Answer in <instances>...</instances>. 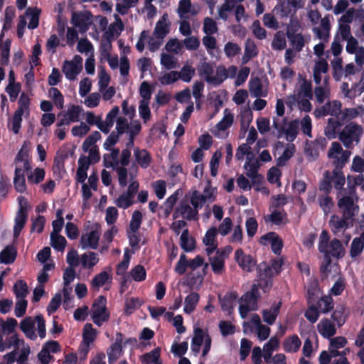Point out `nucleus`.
<instances>
[{
  "label": "nucleus",
  "instance_id": "f257e3e1",
  "mask_svg": "<svg viewBox=\"0 0 364 364\" xmlns=\"http://www.w3.org/2000/svg\"><path fill=\"white\" fill-rule=\"evenodd\" d=\"M20 329L26 338L35 341L38 336L43 339L46 336V322L42 316H27L20 322Z\"/></svg>",
  "mask_w": 364,
  "mask_h": 364
},
{
  "label": "nucleus",
  "instance_id": "f03ea898",
  "mask_svg": "<svg viewBox=\"0 0 364 364\" xmlns=\"http://www.w3.org/2000/svg\"><path fill=\"white\" fill-rule=\"evenodd\" d=\"M341 168H335L333 171H326L323 173V178L320 183L319 189L326 194H328L332 187L337 191V197H340L346 192L344 188L346 178Z\"/></svg>",
  "mask_w": 364,
  "mask_h": 364
},
{
  "label": "nucleus",
  "instance_id": "7ed1b4c3",
  "mask_svg": "<svg viewBox=\"0 0 364 364\" xmlns=\"http://www.w3.org/2000/svg\"><path fill=\"white\" fill-rule=\"evenodd\" d=\"M138 174V168L136 166H133L129 169L127 191L121 194L117 198L114 200V204L123 209H127L134 203V198L135 194L139 190V184L136 180Z\"/></svg>",
  "mask_w": 364,
  "mask_h": 364
},
{
  "label": "nucleus",
  "instance_id": "20e7f679",
  "mask_svg": "<svg viewBox=\"0 0 364 364\" xmlns=\"http://www.w3.org/2000/svg\"><path fill=\"white\" fill-rule=\"evenodd\" d=\"M10 348L20 351L18 357V364H23L28 360L31 352L30 347L24 340L19 338L17 334H13L4 340L3 336L0 335V351L3 352Z\"/></svg>",
  "mask_w": 364,
  "mask_h": 364
},
{
  "label": "nucleus",
  "instance_id": "39448f33",
  "mask_svg": "<svg viewBox=\"0 0 364 364\" xmlns=\"http://www.w3.org/2000/svg\"><path fill=\"white\" fill-rule=\"evenodd\" d=\"M354 219L344 215H333L329 220V227L331 232L337 237H341L348 244L351 235L347 230L353 226Z\"/></svg>",
  "mask_w": 364,
  "mask_h": 364
},
{
  "label": "nucleus",
  "instance_id": "423d86ee",
  "mask_svg": "<svg viewBox=\"0 0 364 364\" xmlns=\"http://www.w3.org/2000/svg\"><path fill=\"white\" fill-rule=\"evenodd\" d=\"M272 127V134L277 138L284 136L288 141H293L299 132V121L294 120L287 124L284 118H274Z\"/></svg>",
  "mask_w": 364,
  "mask_h": 364
},
{
  "label": "nucleus",
  "instance_id": "0eeeda50",
  "mask_svg": "<svg viewBox=\"0 0 364 364\" xmlns=\"http://www.w3.org/2000/svg\"><path fill=\"white\" fill-rule=\"evenodd\" d=\"M363 134L362 126L350 122L338 134V139L347 149H353L360 143Z\"/></svg>",
  "mask_w": 364,
  "mask_h": 364
},
{
  "label": "nucleus",
  "instance_id": "6e6552de",
  "mask_svg": "<svg viewBox=\"0 0 364 364\" xmlns=\"http://www.w3.org/2000/svg\"><path fill=\"white\" fill-rule=\"evenodd\" d=\"M110 152L103 156L104 166L106 168H112L117 171L118 181L121 187L128 184L129 172L127 168L120 167L119 162V150L118 149H109Z\"/></svg>",
  "mask_w": 364,
  "mask_h": 364
},
{
  "label": "nucleus",
  "instance_id": "1a4fd4ad",
  "mask_svg": "<svg viewBox=\"0 0 364 364\" xmlns=\"http://www.w3.org/2000/svg\"><path fill=\"white\" fill-rule=\"evenodd\" d=\"M328 235L326 231H322L319 237L318 250L323 253L326 257L331 256L341 257L343 256L344 248L338 239H333L328 244Z\"/></svg>",
  "mask_w": 364,
  "mask_h": 364
},
{
  "label": "nucleus",
  "instance_id": "9d476101",
  "mask_svg": "<svg viewBox=\"0 0 364 364\" xmlns=\"http://www.w3.org/2000/svg\"><path fill=\"white\" fill-rule=\"evenodd\" d=\"M303 97H312V87L311 82L308 81L302 75L299 74L294 93L287 97L286 103L289 106H291L296 100Z\"/></svg>",
  "mask_w": 364,
  "mask_h": 364
},
{
  "label": "nucleus",
  "instance_id": "9b49d317",
  "mask_svg": "<svg viewBox=\"0 0 364 364\" xmlns=\"http://www.w3.org/2000/svg\"><path fill=\"white\" fill-rule=\"evenodd\" d=\"M202 346V355L205 357L210 350L211 338L205 331L200 328H196L191 342V350L196 355L200 351Z\"/></svg>",
  "mask_w": 364,
  "mask_h": 364
},
{
  "label": "nucleus",
  "instance_id": "f8f14e48",
  "mask_svg": "<svg viewBox=\"0 0 364 364\" xmlns=\"http://www.w3.org/2000/svg\"><path fill=\"white\" fill-rule=\"evenodd\" d=\"M351 152L348 150H343L342 146L337 141L331 144L328 151V157L335 168H342L348 162Z\"/></svg>",
  "mask_w": 364,
  "mask_h": 364
},
{
  "label": "nucleus",
  "instance_id": "ddd939ff",
  "mask_svg": "<svg viewBox=\"0 0 364 364\" xmlns=\"http://www.w3.org/2000/svg\"><path fill=\"white\" fill-rule=\"evenodd\" d=\"M243 331L245 333L255 331L259 341L266 340L270 334L269 327L262 323L257 314H253L250 321L243 323Z\"/></svg>",
  "mask_w": 364,
  "mask_h": 364
},
{
  "label": "nucleus",
  "instance_id": "4468645a",
  "mask_svg": "<svg viewBox=\"0 0 364 364\" xmlns=\"http://www.w3.org/2000/svg\"><path fill=\"white\" fill-rule=\"evenodd\" d=\"M257 287L253 285L251 291L245 294L240 299L239 313L242 318H245L252 311L257 309Z\"/></svg>",
  "mask_w": 364,
  "mask_h": 364
},
{
  "label": "nucleus",
  "instance_id": "2eb2a0df",
  "mask_svg": "<svg viewBox=\"0 0 364 364\" xmlns=\"http://www.w3.org/2000/svg\"><path fill=\"white\" fill-rule=\"evenodd\" d=\"M283 265L282 259H277L272 261L271 265L264 269L259 274V286L266 291L272 285V277L278 274Z\"/></svg>",
  "mask_w": 364,
  "mask_h": 364
},
{
  "label": "nucleus",
  "instance_id": "dca6fc26",
  "mask_svg": "<svg viewBox=\"0 0 364 364\" xmlns=\"http://www.w3.org/2000/svg\"><path fill=\"white\" fill-rule=\"evenodd\" d=\"M353 191V188H350L348 195H347V192H346L340 197H337V198L338 206L342 212V215L355 219V215L358 213L359 207L351 196Z\"/></svg>",
  "mask_w": 364,
  "mask_h": 364
},
{
  "label": "nucleus",
  "instance_id": "f3484780",
  "mask_svg": "<svg viewBox=\"0 0 364 364\" xmlns=\"http://www.w3.org/2000/svg\"><path fill=\"white\" fill-rule=\"evenodd\" d=\"M163 42L164 39L161 37L154 35V33L152 36H149L148 31H143L136 44V48L137 50L142 52L144 50L145 44L147 43L149 50L155 52L159 49Z\"/></svg>",
  "mask_w": 364,
  "mask_h": 364
},
{
  "label": "nucleus",
  "instance_id": "a211bd4d",
  "mask_svg": "<svg viewBox=\"0 0 364 364\" xmlns=\"http://www.w3.org/2000/svg\"><path fill=\"white\" fill-rule=\"evenodd\" d=\"M107 299L103 296H100L94 302L92 308V318L93 322L100 326L107 321L109 314L106 309Z\"/></svg>",
  "mask_w": 364,
  "mask_h": 364
},
{
  "label": "nucleus",
  "instance_id": "6ab92c4d",
  "mask_svg": "<svg viewBox=\"0 0 364 364\" xmlns=\"http://www.w3.org/2000/svg\"><path fill=\"white\" fill-rule=\"evenodd\" d=\"M100 230L99 227L95 225L83 232L80 237V245L82 249L96 250L98 246L100 237Z\"/></svg>",
  "mask_w": 364,
  "mask_h": 364
},
{
  "label": "nucleus",
  "instance_id": "aec40b11",
  "mask_svg": "<svg viewBox=\"0 0 364 364\" xmlns=\"http://www.w3.org/2000/svg\"><path fill=\"white\" fill-rule=\"evenodd\" d=\"M82 68V58L78 55L71 60H65L62 68L63 73L69 80H75Z\"/></svg>",
  "mask_w": 364,
  "mask_h": 364
},
{
  "label": "nucleus",
  "instance_id": "412c9836",
  "mask_svg": "<svg viewBox=\"0 0 364 364\" xmlns=\"http://www.w3.org/2000/svg\"><path fill=\"white\" fill-rule=\"evenodd\" d=\"M83 109L79 105H70L66 111L62 114V117L57 126L69 125L71 123L78 122L82 119Z\"/></svg>",
  "mask_w": 364,
  "mask_h": 364
},
{
  "label": "nucleus",
  "instance_id": "4be33fe9",
  "mask_svg": "<svg viewBox=\"0 0 364 364\" xmlns=\"http://www.w3.org/2000/svg\"><path fill=\"white\" fill-rule=\"evenodd\" d=\"M234 121V115L228 109L223 112V117L213 129V134L218 138H225L228 135V129L232 126Z\"/></svg>",
  "mask_w": 364,
  "mask_h": 364
},
{
  "label": "nucleus",
  "instance_id": "5701e85b",
  "mask_svg": "<svg viewBox=\"0 0 364 364\" xmlns=\"http://www.w3.org/2000/svg\"><path fill=\"white\" fill-rule=\"evenodd\" d=\"M71 23L81 33H85L93 23V16L88 11L74 12L72 15Z\"/></svg>",
  "mask_w": 364,
  "mask_h": 364
},
{
  "label": "nucleus",
  "instance_id": "b1692460",
  "mask_svg": "<svg viewBox=\"0 0 364 364\" xmlns=\"http://www.w3.org/2000/svg\"><path fill=\"white\" fill-rule=\"evenodd\" d=\"M342 104L340 101L333 100L328 102L321 107L314 110V115L318 118L323 116L331 115L338 117L341 115Z\"/></svg>",
  "mask_w": 364,
  "mask_h": 364
},
{
  "label": "nucleus",
  "instance_id": "393cba45",
  "mask_svg": "<svg viewBox=\"0 0 364 364\" xmlns=\"http://www.w3.org/2000/svg\"><path fill=\"white\" fill-rule=\"evenodd\" d=\"M15 173H18V171H20V174H24L26 171H28L31 168L28 159V149L26 142L23 144L17 154L15 159Z\"/></svg>",
  "mask_w": 364,
  "mask_h": 364
},
{
  "label": "nucleus",
  "instance_id": "a878e982",
  "mask_svg": "<svg viewBox=\"0 0 364 364\" xmlns=\"http://www.w3.org/2000/svg\"><path fill=\"white\" fill-rule=\"evenodd\" d=\"M198 215L197 211L187 201H181L174 210L173 218L195 220L198 218Z\"/></svg>",
  "mask_w": 364,
  "mask_h": 364
},
{
  "label": "nucleus",
  "instance_id": "bb28decb",
  "mask_svg": "<svg viewBox=\"0 0 364 364\" xmlns=\"http://www.w3.org/2000/svg\"><path fill=\"white\" fill-rule=\"evenodd\" d=\"M328 70V64L326 58H321L315 60L314 67V80L316 85H320L324 81L325 77H328L326 74Z\"/></svg>",
  "mask_w": 364,
  "mask_h": 364
},
{
  "label": "nucleus",
  "instance_id": "cd10ccee",
  "mask_svg": "<svg viewBox=\"0 0 364 364\" xmlns=\"http://www.w3.org/2000/svg\"><path fill=\"white\" fill-rule=\"evenodd\" d=\"M218 234L217 228L211 227L207 230L203 239V242L206 247L205 252L208 256L211 255L218 248L216 240Z\"/></svg>",
  "mask_w": 364,
  "mask_h": 364
},
{
  "label": "nucleus",
  "instance_id": "c85d7f7f",
  "mask_svg": "<svg viewBox=\"0 0 364 364\" xmlns=\"http://www.w3.org/2000/svg\"><path fill=\"white\" fill-rule=\"evenodd\" d=\"M134 158L136 164H133L138 168L139 166L141 168L146 169L147 168L152 161L151 156L147 150L144 149H139V147L134 148Z\"/></svg>",
  "mask_w": 364,
  "mask_h": 364
},
{
  "label": "nucleus",
  "instance_id": "c756f323",
  "mask_svg": "<svg viewBox=\"0 0 364 364\" xmlns=\"http://www.w3.org/2000/svg\"><path fill=\"white\" fill-rule=\"evenodd\" d=\"M313 32L319 40L326 42L330 36L331 23L328 17L325 16L318 26L313 28Z\"/></svg>",
  "mask_w": 364,
  "mask_h": 364
},
{
  "label": "nucleus",
  "instance_id": "7c9ffc66",
  "mask_svg": "<svg viewBox=\"0 0 364 364\" xmlns=\"http://www.w3.org/2000/svg\"><path fill=\"white\" fill-rule=\"evenodd\" d=\"M235 259L238 265L245 272H251L255 267V262L250 255H245L242 249L235 252Z\"/></svg>",
  "mask_w": 364,
  "mask_h": 364
},
{
  "label": "nucleus",
  "instance_id": "2f4dec72",
  "mask_svg": "<svg viewBox=\"0 0 364 364\" xmlns=\"http://www.w3.org/2000/svg\"><path fill=\"white\" fill-rule=\"evenodd\" d=\"M146 278V271L144 267L141 264H137L132 268V269L124 275V277L122 278V284H126L132 280L136 282H141L144 281Z\"/></svg>",
  "mask_w": 364,
  "mask_h": 364
},
{
  "label": "nucleus",
  "instance_id": "473e14b6",
  "mask_svg": "<svg viewBox=\"0 0 364 364\" xmlns=\"http://www.w3.org/2000/svg\"><path fill=\"white\" fill-rule=\"evenodd\" d=\"M123 353V339L121 333H117L115 342L107 350L109 364L114 363Z\"/></svg>",
  "mask_w": 364,
  "mask_h": 364
},
{
  "label": "nucleus",
  "instance_id": "72a5a7b5",
  "mask_svg": "<svg viewBox=\"0 0 364 364\" xmlns=\"http://www.w3.org/2000/svg\"><path fill=\"white\" fill-rule=\"evenodd\" d=\"M261 242L266 245H271L272 250L276 254L279 255L282 247V241L279 236L274 232H270L261 237Z\"/></svg>",
  "mask_w": 364,
  "mask_h": 364
},
{
  "label": "nucleus",
  "instance_id": "f704fd0d",
  "mask_svg": "<svg viewBox=\"0 0 364 364\" xmlns=\"http://www.w3.org/2000/svg\"><path fill=\"white\" fill-rule=\"evenodd\" d=\"M282 306V301H274L270 308L263 309L262 318L263 321L268 325L274 323L277 316L279 315L280 308Z\"/></svg>",
  "mask_w": 364,
  "mask_h": 364
},
{
  "label": "nucleus",
  "instance_id": "c9c22d12",
  "mask_svg": "<svg viewBox=\"0 0 364 364\" xmlns=\"http://www.w3.org/2000/svg\"><path fill=\"white\" fill-rule=\"evenodd\" d=\"M318 332L325 338H331L336 333L334 323L328 318H323L317 324Z\"/></svg>",
  "mask_w": 364,
  "mask_h": 364
},
{
  "label": "nucleus",
  "instance_id": "e433bc0d",
  "mask_svg": "<svg viewBox=\"0 0 364 364\" xmlns=\"http://www.w3.org/2000/svg\"><path fill=\"white\" fill-rule=\"evenodd\" d=\"M237 298V294L233 291L228 292L223 296H219L221 308L227 314L232 312Z\"/></svg>",
  "mask_w": 364,
  "mask_h": 364
},
{
  "label": "nucleus",
  "instance_id": "4c0bfd02",
  "mask_svg": "<svg viewBox=\"0 0 364 364\" xmlns=\"http://www.w3.org/2000/svg\"><path fill=\"white\" fill-rule=\"evenodd\" d=\"M247 176L252 180V183H256L261 179V175L258 173V163L255 160L247 158L244 164Z\"/></svg>",
  "mask_w": 364,
  "mask_h": 364
},
{
  "label": "nucleus",
  "instance_id": "58836bf2",
  "mask_svg": "<svg viewBox=\"0 0 364 364\" xmlns=\"http://www.w3.org/2000/svg\"><path fill=\"white\" fill-rule=\"evenodd\" d=\"M249 90L251 95L254 97H266L268 91L264 88L261 80L258 77L252 78L249 82Z\"/></svg>",
  "mask_w": 364,
  "mask_h": 364
},
{
  "label": "nucleus",
  "instance_id": "ea45409f",
  "mask_svg": "<svg viewBox=\"0 0 364 364\" xmlns=\"http://www.w3.org/2000/svg\"><path fill=\"white\" fill-rule=\"evenodd\" d=\"M90 167L89 159L86 156H80L78 159V168L76 173V181L82 184L85 183V181L87 178V171Z\"/></svg>",
  "mask_w": 364,
  "mask_h": 364
},
{
  "label": "nucleus",
  "instance_id": "a19ab883",
  "mask_svg": "<svg viewBox=\"0 0 364 364\" xmlns=\"http://www.w3.org/2000/svg\"><path fill=\"white\" fill-rule=\"evenodd\" d=\"M170 31V23L168 21L167 14H164L161 18L156 22L154 31V35L164 38Z\"/></svg>",
  "mask_w": 364,
  "mask_h": 364
},
{
  "label": "nucleus",
  "instance_id": "79ce46f5",
  "mask_svg": "<svg viewBox=\"0 0 364 364\" xmlns=\"http://www.w3.org/2000/svg\"><path fill=\"white\" fill-rule=\"evenodd\" d=\"M41 9L38 7H28L25 12V18L29 19L28 28L33 30L39 25V18Z\"/></svg>",
  "mask_w": 364,
  "mask_h": 364
},
{
  "label": "nucleus",
  "instance_id": "37998d69",
  "mask_svg": "<svg viewBox=\"0 0 364 364\" xmlns=\"http://www.w3.org/2000/svg\"><path fill=\"white\" fill-rule=\"evenodd\" d=\"M328 77H325L320 85L315 87L314 94L318 103H323L325 100L329 98L330 87L328 86Z\"/></svg>",
  "mask_w": 364,
  "mask_h": 364
},
{
  "label": "nucleus",
  "instance_id": "c03bdc74",
  "mask_svg": "<svg viewBox=\"0 0 364 364\" xmlns=\"http://www.w3.org/2000/svg\"><path fill=\"white\" fill-rule=\"evenodd\" d=\"M197 70L200 77L209 83L213 74L214 73L213 64L211 63L206 62L205 60L200 61L197 67Z\"/></svg>",
  "mask_w": 364,
  "mask_h": 364
},
{
  "label": "nucleus",
  "instance_id": "a18cd8bd",
  "mask_svg": "<svg viewBox=\"0 0 364 364\" xmlns=\"http://www.w3.org/2000/svg\"><path fill=\"white\" fill-rule=\"evenodd\" d=\"M198 11L192 6L191 0H181L178 4V14L181 18L196 14Z\"/></svg>",
  "mask_w": 364,
  "mask_h": 364
},
{
  "label": "nucleus",
  "instance_id": "49530a36",
  "mask_svg": "<svg viewBox=\"0 0 364 364\" xmlns=\"http://www.w3.org/2000/svg\"><path fill=\"white\" fill-rule=\"evenodd\" d=\"M98 262V254L95 252H87L80 255V264L85 269L93 268Z\"/></svg>",
  "mask_w": 364,
  "mask_h": 364
},
{
  "label": "nucleus",
  "instance_id": "de8ad7c7",
  "mask_svg": "<svg viewBox=\"0 0 364 364\" xmlns=\"http://www.w3.org/2000/svg\"><path fill=\"white\" fill-rule=\"evenodd\" d=\"M196 70L189 62L184 63L180 71L178 72V80L184 82H190L195 76Z\"/></svg>",
  "mask_w": 364,
  "mask_h": 364
},
{
  "label": "nucleus",
  "instance_id": "09e8293b",
  "mask_svg": "<svg viewBox=\"0 0 364 364\" xmlns=\"http://www.w3.org/2000/svg\"><path fill=\"white\" fill-rule=\"evenodd\" d=\"M363 114L364 105H359L355 108H346L342 110L340 119L341 121H349Z\"/></svg>",
  "mask_w": 364,
  "mask_h": 364
},
{
  "label": "nucleus",
  "instance_id": "8fccbe9b",
  "mask_svg": "<svg viewBox=\"0 0 364 364\" xmlns=\"http://www.w3.org/2000/svg\"><path fill=\"white\" fill-rule=\"evenodd\" d=\"M200 295L196 292H191L184 300L183 311L187 314L193 313L198 304Z\"/></svg>",
  "mask_w": 364,
  "mask_h": 364
},
{
  "label": "nucleus",
  "instance_id": "3c124183",
  "mask_svg": "<svg viewBox=\"0 0 364 364\" xmlns=\"http://www.w3.org/2000/svg\"><path fill=\"white\" fill-rule=\"evenodd\" d=\"M27 220V213L26 210H23V208H21L15 218V225L14 227V236L15 238H17L22 229L23 228Z\"/></svg>",
  "mask_w": 364,
  "mask_h": 364
},
{
  "label": "nucleus",
  "instance_id": "603ef678",
  "mask_svg": "<svg viewBox=\"0 0 364 364\" xmlns=\"http://www.w3.org/2000/svg\"><path fill=\"white\" fill-rule=\"evenodd\" d=\"M116 16V22L111 23L108 27V29L105 31L104 37L108 38L112 40L114 38L119 36L121 32L124 29V25L122 21Z\"/></svg>",
  "mask_w": 364,
  "mask_h": 364
},
{
  "label": "nucleus",
  "instance_id": "864d4df0",
  "mask_svg": "<svg viewBox=\"0 0 364 364\" xmlns=\"http://www.w3.org/2000/svg\"><path fill=\"white\" fill-rule=\"evenodd\" d=\"M347 343V340L343 336H337L333 338H330V345L328 350L332 356H338L341 354V351L338 349L343 348Z\"/></svg>",
  "mask_w": 364,
  "mask_h": 364
},
{
  "label": "nucleus",
  "instance_id": "5fc2aeb1",
  "mask_svg": "<svg viewBox=\"0 0 364 364\" xmlns=\"http://www.w3.org/2000/svg\"><path fill=\"white\" fill-rule=\"evenodd\" d=\"M279 345V340L272 337L263 347V358L266 362H269L272 353L276 350Z\"/></svg>",
  "mask_w": 364,
  "mask_h": 364
},
{
  "label": "nucleus",
  "instance_id": "6e6d98bb",
  "mask_svg": "<svg viewBox=\"0 0 364 364\" xmlns=\"http://www.w3.org/2000/svg\"><path fill=\"white\" fill-rule=\"evenodd\" d=\"M257 54L258 50L255 42L251 39H247L245 43L244 55L242 58V63H247L251 58L255 57Z\"/></svg>",
  "mask_w": 364,
  "mask_h": 364
},
{
  "label": "nucleus",
  "instance_id": "4d7b16f0",
  "mask_svg": "<svg viewBox=\"0 0 364 364\" xmlns=\"http://www.w3.org/2000/svg\"><path fill=\"white\" fill-rule=\"evenodd\" d=\"M16 249L8 245L0 252V262L6 264H11L16 259Z\"/></svg>",
  "mask_w": 364,
  "mask_h": 364
},
{
  "label": "nucleus",
  "instance_id": "13d9d810",
  "mask_svg": "<svg viewBox=\"0 0 364 364\" xmlns=\"http://www.w3.org/2000/svg\"><path fill=\"white\" fill-rule=\"evenodd\" d=\"M301 345V341L296 335L287 338L284 342V349L288 353L296 352Z\"/></svg>",
  "mask_w": 364,
  "mask_h": 364
},
{
  "label": "nucleus",
  "instance_id": "bf43d9fd",
  "mask_svg": "<svg viewBox=\"0 0 364 364\" xmlns=\"http://www.w3.org/2000/svg\"><path fill=\"white\" fill-rule=\"evenodd\" d=\"M209 261L213 272L215 274H222L225 271V259L216 254L211 257L209 256Z\"/></svg>",
  "mask_w": 364,
  "mask_h": 364
},
{
  "label": "nucleus",
  "instance_id": "052dcab7",
  "mask_svg": "<svg viewBox=\"0 0 364 364\" xmlns=\"http://www.w3.org/2000/svg\"><path fill=\"white\" fill-rule=\"evenodd\" d=\"M181 247L185 252H191L195 247V241L193 237L189 236L188 229H184L180 237Z\"/></svg>",
  "mask_w": 364,
  "mask_h": 364
},
{
  "label": "nucleus",
  "instance_id": "680f3d73",
  "mask_svg": "<svg viewBox=\"0 0 364 364\" xmlns=\"http://www.w3.org/2000/svg\"><path fill=\"white\" fill-rule=\"evenodd\" d=\"M131 254L129 250L126 248L124 252L123 259L117 266L116 272L117 275L123 276V278L124 277V275L127 274V271L129 266Z\"/></svg>",
  "mask_w": 364,
  "mask_h": 364
},
{
  "label": "nucleus",
  "instance_id": "e2e57ef3",
  "mask_svg": "<svg viewBox=\"0 0 364 364\" xmlns=\"http://www.w3.org/2000/svg\"><path fill=\"white\" fill-rule=\"evenodd\" d=\"M50 245L58 252H63L67 245L65 238L59 234L50 233Z\"/></svg>",
  "mask_w": 364,
  "mask_h": 364
},
{
  "label": "nucleus",
  "instance_id": "0e129e2a",
  "mask_svg": "<svg viewBox=\"0 0 364 364\" xmlns=\"http://www.w3.org/2000/svg\"><path fill=\"white\" fill-rule=\"evenodd\" d=\"M96 330L92 328V324L86 323L83 329V341L81 344L90 346L96 337Z\"/></svg>",
  "mask_w": 364,
  "mask_h": 364
},
{
  "label": "nucleus",
  "instance_id": "69168bd1",
  "mask_svg": "<svg viewBox=\"0 0 364 364\" xmlns=\"http://www.w3.org/2000/svg\"><path fill=\"white\" fill-rule=\"evenodd\" d=\"M317 308L322 314H327L333 309V301L330 296H322L317 302Z\"/></svg>",
  "mask_w": 364,
  "mask_h": 364
},
{
  "label": "nucleus",
  "instance_id": "338daca9",
  "mask_svg": "<svg viewBox=\"0 0 364 364\" xmlns=\"http://www.w3.org/2000/svg\"><path fill=\"white\" fill-rule=\"evenodd\" d=\"M364 242L363 239L355 237L350 245V255L351 258L356 259L363 251Z\"/></svg>",
  "mask_w": 364,
  "mask_h": 364
},
{
  "label": "nucleus",
  "instance_id": "774afa93",
  "mask_svg": "<svg viewBox=\"0 0 364 364\" xmlns=\"http://www.w3.org/2000/svg\"><path fill=\"white\" fill-rule=\"evenodd\" d=\"M160 350L155 348L149 353H145L141 357V361L144 364H161L159 362Z\"/></svg>",
  "mask_w": 364,
  "mask_h": 364
}]
</instances>
